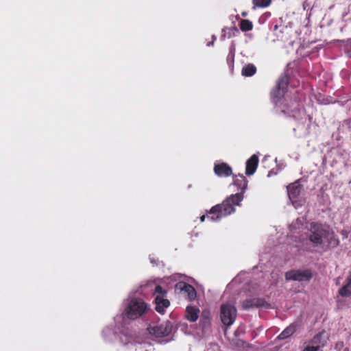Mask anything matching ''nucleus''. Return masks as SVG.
<instances>
[{"label":"nucleus","instance_id":"1","mask_svg":"<svg viewBox=\"0 0 351 351\" xmlns=\"http://www.w3.org/2000/svg\"><path fill=\"white\" fill-rule=\"evenodd\" d=\"M243 199L242 193L231 195L222 204H217L211 208L206 215L200 217V219H205L206 217L210 218L211 219L226 217L235 211L234 206L239 205Z\"/></svg>","mask_w":351,"mask_h":351},{"label":"nucleus","instance_id":"2","mask_svg":"<svg viewBox=\"0 0 351 351\" xmlns=\"http://www.w3.org/2000/svg\"><path fill=\"white\" fill-rule=\"evenodd\" d=\"M149 306L143 300L132 298L125 308V314L129 319H136L143 316L149 310Z\"/></svg>","mask_w":351,"mask_h":351},{"label":"nucleus","instance_id":"3","mask_svg":"<svg viewBox=\"0 0 351 351\" xmlns=\"http://www.w3.org/2000/svg\"><path fill=\"white\" fill-rule=\"evenodd\" d=\"M237 309L230 304H223L220 308V317L222 323L228 326H231L235 321Z\"/></svg>","mask_w":351,"mask_h":351},{"label":"nucleus","instance_id":"4","mask_svg":"<svg viewBox=\"0 0 351 351\" xmlns=\"http://www.w3.org/2000/svg\"><path fill=\"white\" fill-rule=\"evenodd\" d=\"M312 277L313 274L310 269H292L285 273L287 280L309 281Z\"/></svg>","mask_w":351,"mask_h":351},{"label":"nucleus","instance_id":"5","mask_svg":"<svg viewBox=\"0 0 351 351\" xmlns=\"http://www.w3.org/2000/svg\"><path fill=\"white\" fill-rule=\"evenodd\" d=\"M301 188L298 183H293L287 186V193L289 200L295 208H298L304 204V200L298 198Z\"/></svg>","mask_w":351,"mask_h":351},{"label":"nucleus","instance_id":"6","mask_svg":"<svg viewBox=\"0 0 351 351\" xmlns=\"http://www.w3.org/2000/svg\"><path fill=\"white\" fill-rule=\"evenodd\" d=\"M326 230L320 224L312 223L311 226V234L309 240L315 245H319L324 242Z\"/></svg>","mask_w":351,"mask_h":351},{"label":"nucleus","instance_id":"7","mask_svg":"<svg viewBox=\"0 0 351 351\" xmlns=\"http://www.w3.org/2000/svg\"><path fill=\"white\" fill-rule=\"evenodd\" d=\"M268 304L261 298H249L241 302V308L242 310H249L254 308H259L267 306Z\"/></svg>","mask_w":351,"mask_h":351},{"label":"nucleus","instance_id":"8","mask_svg":"<svg viewBox=\"0 0 351 351\" xmlns=\"http://www.w3.org/2000/svg\"><path fill=\"white\" fill-rule=\"evenodd\" d=\"M322 333L316 334L305 346L302 351H319L324 343H321Z\"/></svg>","mask_w":351,"mask_h":351},{"label":"nucleus","instance_id":"9","mask_svg":"<svg viewBox=\"0 0 351 351\" xmlns=\"http://www.w3.org/2000/svg\"><path fill=\"white\" fill-rule=\"evenodd\" d=\"M154 334L158 337L168 336L171 332V326L169 322L161 324L152 328Z\"/></svg>","mask_w":351,"mask_h":351},{"label":"nucleus","instance_id":"10","mask_svg":"<svg viewBox=\"0 0 351 351\" xmlns=\"http://www.w3.org/2000/svg\"><path fill=\"white\" fill-rule=\"evenodd\" d=\"M214 171L219 177H227L232 174V169L226 163H216L214 167Z\"/></svg>","mask_w":351,"mask_h":351},{"label":"nucleus","instance_id":"11","mask_svg":"<svg viewBox=\"0 0 351 351\" xmlns=\"http://www.w3.org/2000/svg\"><path fill=\"white\" fill-rule=\"evenodd\" d=\"M258 158L256 154L252 155L246 162L245 173L252 176L258 167Z\"/></svg>","mask_w":351,"mask_h":351},{"label":"nucleus","instance_id":"12","mask_svg":"<svg viewBox=\"0 0 351 351\" xmlns=\"http://www.w3.org/2000/svg\"><path fill=\"white\" fill-rule=\"evenodd\" d=\"M154 302L156 304V311L160 314H163L165 309L170 305L169 300L163 298L161 295H156L154 299Z\"/></svg>","mask_w":351,"mask_h":351},{"label":"nucleus","instance_id":"13","mask_svg":"<svg viewBox=\"0 0 351 351\" xmlns=\"http://www.w3.org/2000/svg\"><path fill=\"white\" fill-rule=\"evenodd\" d=\"M337 295L342 298H351V274H350L344 285L338 290Z\"/></svg>","mask_w":351,"mask_h":351},{"label":"nucleus","instance_id":"14","mask_svg":"<svg viewBox=\"0 0 351 351\" xmlns=\"http://www.w3.org/2000/svg\"><path fill=\"white\" fill-rule=\"evenodd\" d=\"M176 288L184 291L185 293L188 294L189 298L190 300H193L196 297V291L195 288L186 282H180L177 283Z\"/></svg>","mask_w":351,"mask_h":351},{"label":"nucleus","instance_id":"15","mask_svg":"<svg viewBox=\"0 0 351 351\" xmlns=\"http://www.w3.org/2000/svg\"><path fill=\"white\" fill-rule=\"evenodd\" d=\"M324 241L327 242L329 247H336L339 245V239L333 232L326 230Z\"/></svg>","mask_w":351,"mask_h":351},{"label":"nucleus","instance_id":"16","mask_svg":"<svg viewBox=\"0 0 351 351\" xmlns=\"http://www.w3.org/2000/svg\"><path fill=\"white\" fill-rule=\"evenodd\" d=\"M233 184L237 186L238 190L244 192L247 186V181L244 176L239 175L234 178Z\"/></svg>","mask_w":351,"mask_h":351},{"label":"nucleus","instance_id":"17","mask_svg":"<svg viewBox=\"0 0 351 351\" xmlns=\"http://www.w3.org/2000/svg\"><path fill=\"white\" fill-rule=\"evenodd\" d=\"M199 310L192 306H189L186 309V318L190 322H195L198 318Z\"/></svg>","mask_w":351,"mask_h":351},{"label":"nucleus","instance_id":"18","mask_svg":"<svg viewBox=\"0 0 351 351\" xmlns=\"http://www.w3.org/2000/svg\"><path fill=\"white\" fill-rule=\"evenodd\" d=\"M295 331L296 326L295 324H291L283 330V331L278 336V339L280 340L286 339L293 335Z\"/></svg>","mask_w":351,"mask_h":351},{"label":"nucleus","instance_id":"19","mask_svg":"<svg viewBox=\"0 0 351 351\" xmlns=\"http://www.w3.org/2000/svg\"><path fill=\"white\" fill-rule=\"evenodd\" d=\"M256 71V68L253 64H247L245 65L241 71L243 76L250 77L252 76Z\"/></svg>","mask_w":351,"mask_h":351},{"label":"nucleus","instance_id":"20","mask_svg":"<svg viewBox=\"0 0 351 351\" xmlns=\"http://www.w3.org/2000/svg\"><path fill=\"white\" fill-rule=\"evenodd\" d=\"M271 0H252L254 6L253 9L255 10L256 8H267L271 3Z\"/></svg>","mask_w":351,"mask_h":351},{"label":"nucleus","instance_id":"21","mask_svg":"<svg viewBox=\"0 0 351 351\" xmlns=\"http://www.w3.org/2000/svg\"><path fill=\"white\" fill-rule=\"evenodd\" d=\"M240 28L242 31H250L253 28L252 23L249 20H241L240 22Z\"/></svg>","mask_w":351,"mask_h":351},{"label":"nucleus","instance_id":"22","mask_svg":"<svg viewBox=\"0 0 351 351\" xmlns=\"http://www.w3.org/2000/svg\"><path fill=\"white\" fill-rule=\"evenodd\" d=\"M154 294L158 293L161 295H164L167 293V291L164 289L162 286L160 285H156L154 289Z\"/></svg>","mask_w":351,"mask_h":351},{"label":"nucleus","instance_id":"23","mask_svg":"<svg viewBox=\"0 0 351 351\" xmlns=\"http://www.w3.org/2000/svg\"><path fill=\"white\" fill-rule=\"evenodd\" d=\"M273 101L275 104H277L278 103V100L277 99H275L274 98H273Z\"/></svg>","mask_w":351,"mask_h":351},{"label":"nucleus","instance_id":"24","mask_svg":"<svg viewBox=\"0 0 351 351\" xmlns=\"http://www.w3.org/2000/svg\"><path fill=\"white\" fill-rule=\"evenodd\" d=\"M307 132H308V130H307V128H306V129L304 130V131L302 132V134H306Z\"/></svg>","mask_w":351,"mask_h":351},{"label":"nucleus","instance_id":"25","mask_svg":"<svg viewBox=\"0 0 351 351\" xmlns=\"http://www.w3.org/2000/svg\"><path fill=\"white\" fill-rule=\"evenodd\" d=\"M246 15H247V14L245 12L242 13V16H245Z\"/></svg>","mask_w":351,"mask_h":351},{"label":"nucleus","instance_id":"26","mask_svg":"<svg viewBox=\"0 0 351 351\" xmlns=\"http://www.w3.org/2000/svg\"><path fill=\"white\" fill-rule=\"evenodd\" d=\"M349 56H351V53H350V55H349Z\"/></svg>","mask_w":351,"mask_h":351}]
</instances>
